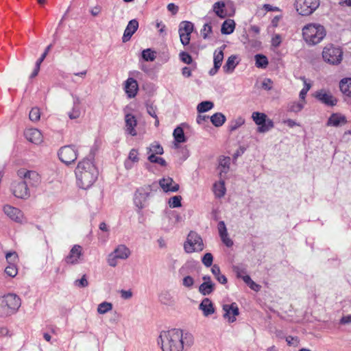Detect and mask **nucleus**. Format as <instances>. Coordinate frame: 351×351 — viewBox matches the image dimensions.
<instances>
[{
  "label": "nucleus",
  "instance_id": "obj_23",
  "mask_svg": "<svg viewBox=\"0 0 351 351\" xmlns=\"http://www.w3.org/2000/svg\"><path fill=\"white\" fill-rule=\"evenodd\" d=\"M231 159L230 157H221L219 159V165L217 169L220 178L224 179L226 175L229 171Z\"/></svg>",
  "mask_w": 351,
  "mask_h": 351
},
{
  "label": "nucleus",
  "instance_id": "obj_21",
  "mask_svg": "<svg viewBox=\"0 0 351 351\" xmlns=\"http://www.w3.org/2000/svg\"><path fill=\"white\" fill-rule=\"evenodd\" d=\"M125 130L130 135L134 136L137 134L136 131V126L137 121L134 115L128 113L125 116Z\"/></svg>",
  "mask_w": 351,
  "mask_h": 351
},
{
  "label": "nucleus",
  "instance_id": "obj_33",
  "mask_svg": "<svg viewBox=\"0 0 351 351\" xmlns=\"http://www.w3.org/2000/svg\"><path fill=\"white\" fill-rule=\"evenodd\" d=\"M225 46L216 49L214 52L213 62L216 68H220L223 60V49Z\"/></svg>",
  "mask_w": 351,
  "mask_h": 351
},
{
  "label": "nucleus",
  "instance_id": "obj_37",
  "mask_svg": "<svg viewBox=\"0 0 351 351\" xmlns=\"http://www.w3.org/2000/svg\"><path fill=\"white\" fill-rule=\"evenodd\" d=\"M211 271L219 282L223 285L227 282L226 277L221 274V271L218 265H214L211 268Z\"/></svg>",
  "mask_w": 351,
  "mask_h": 351
},
{
  "label": "nucleus",
  "instance_id": "obj_29",
  "mask_svg": "<svg viewBox=\"0 0 351 351\" xmlns=\"http://www.w3.org/2000/svg\"><path fill=\"white\" fill-rule=\"evenodd\" d=\"M235 22L232 19H226L222 23L221 32L222 34H230L235 29Z\"/></svg>",
  "mask_w": 351,
  "mask_h": 351
},
{
  "label": "nucleus",
  "instance_id": "obj_24",
  "mask_svg": "<svg viewBox=\"0 0 351 351\" xmlns=\"http://www.w3.org/2000/svg\"><path fill=\"white\" fill-rule=\"evenodd\" d=\"M315 96L319 101L330 106L336 105L337 101V100L330 93H326L324 90L317 92Z\"/></svg>",
  "mask_w": 351,
  "mask_h": 351
},
{
  "label": "nucleus",
  "instance_id": "obj_30",
  "mask_svg": "<svg viewBox=\"0 0 351 351\" xmlns=\"http://www.w3.org/2000/svg\"><path fill=\"white\" fill-rule=\"evenodd\" d=\"M237 57L235 56H230L224 66H223V71L226 73H232L235 67L237 66L238 62H236Z\"/></svg>",
  "mask_w": 351,
  "mask_h": 351
},
{
  "label": "nucleus",
  "instance_id": "obj_22",
  "mask_svg": "<svg viewBox=\"0 0 351 351\" xmlns=\"http://www.w3.org/2000/svg\"><path fill=\"white\" fill-rule=\"evenodd\" d=\"M199 308L202 311L204 316L208 317L215 312V308L212 301L208 298H204L199 305Z\"/></svg>",
  "mask_w": 351,
  "mask_h": 351
},
{
  "label": "nucleus",
  "instance_id": "obj_63",
  "mask_svg": "<svg viewBox=\"0 0 351 351\" xmlns=\"http://www.w3.org/2000/svg\"><path fill=\"white\" fill-rule=\"evenodd\" d=\"M120 293H121V298H123V299H125V300L130 299L132 296V293L130 290H128V291L121 290Z\"/></svg>",
  "mask_w": 351,
  "mask_h": 351
},
{
  "label": "nucleus",
  "instance_id": "obj_4",
  "mask_svg": "<svg viewBox=\"0 0 351 351\" xmlns=\"http://www.w3.org/2000/svg\"><path fill=\"white\" fill-rule=\"evenodd\" d=\"M130 255V250L125 245L120 244L108 254L107 263L110 267H115L118 265V260H126Z\"/></svg>",
  "mask_w": 351,
  "mask_h": 351
},
{
  "label": "nucleus",
  "instance_id": "obj_9",
  "mask_svg": "<svg viewBox=\"0 0 351 351\" xmlns=\"http://www.w3.org/2000/svg\"><path fill=\"white\" fill-rule=\"evenodd\" d=\"M84 259L83 247L77 244L72 246L69 254L64 258L67 265H75L81 263Z\"/></svg>",
  "mask_w": 351,
  "mask_h": 351
},
{
  "label": "nucleus",
  "instance_id": "obj_40",
  "mask_svg": "<svg viewBox=\"0 0 351 351\" xmlns=\"http://www.w3.org/2000/svg\"><path fill=\"white\" fill-rule=\"evenodd\" d=\"M112 304L108 302H103L97 306V313L101 315L106 314L112 309Z\"/></svg>",
  "mask_w": 351,
  "mask_h": 351
},
{
  "label": "nucleus",
  "instance_id": "obj_16",
  "mask_svg": "<svg viewBox=\"0 0 351 351\" xmlns=\"http://www.w3.org/2000/svg\"><path fill=\"white\" fill-rule=\"evenodd\" d=\"M223 310L224 311L223 317L230 323L234 322L236 320V317L239 314L238 306L234 302L231 304H224Z\"/></svg>",
  "mask_w": 351,
  "mask_h": 351
},
{
  "label": "nucleus",
  "instance_id": "obj_14",
  "mask_svg": "<svg viewBox=\"0 0 351 351\" xmlns=\"http://www.w3.org/2000/svg\"><path fill=\"white\" fill-rule=\"evenodd\" d=\"M18 175L24 179V182L27 185L36 186L40 181L39 174L35 171H27L25 169H21L18 171Z\"/></svg>",
  "mask_w": 351,
  "mask_h": 351
},
{
  "label": "nucleus",
  "instance_id": "obj_41",
  "mask_svg": "<svg viewBox=\"0 0 351 351\" xmlns=\"http://www.w3.org/2000/svg\"><path fill=\"white\" fill-rule=\"evenodd\" d=\"M245 123V119L241 117H237L230 121L229 124V130L232 132L237 130Z\"/></svg>",
  "mask_w": 351,
  "mask_h": 351
},
{
  "label": "nucleus",
  "instance_id": "obj_59",
  "mask_svg": "<svg viewBox=\"0 0 351 351\" xmlns=\"http://www.w3.org/2000/svg\"><path fill=\"white\" fill-rule=\"evenodd\" d=\"M75 284L76 285H77L78 287H86L88 286V280L86 278V276L84 275L81 279L80 280H77L75 281Z\"/></svg>",
  "mask_w": 351,
  "mask_h": 351
},
{
  "label": "nucleus",
  "instance_id": "obj_53",
  "mask_svg": "<svg viewBox=\"0 0 351 351\" xmlns=\"http://www.w3.org/2000/svg\"><path fill=\"white\" fill-rule=\"evenodd\" d=\"M212 33V27L210 25L206 23L204 25L201 30L202 37L206 39L208 38L209 35Z\"/></svg>",
  "mask_w": 351,
  "mask_h": 351
},
{
  "label": "nucleus",
  "instance_id": "obj_50",
  "mask_svg": "<svg viewBox=\"0 0 351 351\" xmlns=\"http://www.w3.org/2000/svg\"><path fill=\"white\" fill-rule=\"evenodd\" d=\"M5 258L9 265L14 264L18 261V254L16 252H9L6 253Z\"/></svg>",
  "mask_w": 351,
  "mask_h": 351
},
{
  "label": "nucleus",
  "instance_id": "obj_34",
  "mask_svg": "<svg viewBox=\"0 0 351 351\" xmlns=\"http://www.w3.org/2000/svg\"><path fill=\"white\" fill-rule=\"evenodd\" d=\"M346 122L345 117L334 114L329 118L328 123L330 125L339 126L344 124Z\"/></svg>",
  "mask_w": 351,
  "mask_h": 351
},
{
  "label": "nucleus",
  "instance_id": "obj_54",
  "mask_svg": "<svg viewBox=\"0 0 351 351\" xmlns=\"http://www.w3.org/2000/svg\"><path fill=\"white\" fill-rule=\"evenodd\" d=\"M182 285L184 287L190 289L194 285V279L190 276H185L182 280Z\"/></svg>",
  "mask_w": 351,
  "mask_h": 351
},
{
  "label": "nucleus",
  "instance_id": "obj_11",
  "mask_svg": "<svg viewBox=\"0 0 351 351\" xmlns=\"http://www.w3.org/2000/svg\"><path fill=\"white\" fill-rule=\"evenodd\" d=\"M3 213L12 221L23 223L25 222V217L23 213L18 208L12 206L10 204H5L3 206Z\"/></svg>",
  "mask_w": 351,
  "mask_h": 351
},
{
  "label": "nucleus",
  "instance_id": "obj_19",
  "mask_svg": "<svg viewBox=\"0 0 351 351\" xmlns=\"http://www.w3.org/2000/svg\"><path fill=\"white\" fill-rule=\"evenodd\" d=\"M159 185L166 193L176 192L179 190V184L170 177L164 178L160 180Z\"/></svg>",
  "mask_w": 351,
  "mask_h": 351
},
{
  "label": "nucleus",
  "instance_id": "obj_38",
  "mask_svg": "<svg viewBox=\"0 0 351 351\" xmlns=\"http://www.w3.org/2000/svg\"><path fill=\"white\" fill-rule=\"evenodd\" d=\"M160 300L165 305H173L175 303L173 296L169 291L162 292L160 295Z\"/></svg>",
  "mask_w": 351,
  "mask_h": 351
},
{
  "label": "nucleus",
  "instance_id": "obj_5",
  "mask_svg": "<svg viewBox=\"0 0 351 351\" xmlns=\"http://www.w3.org/2000/svg\"><path fill=\"white\" fill-rule=\"evenodd\" d=\"M204 248L202 237L195 232H190L184 244V249L186 253L201 252Z\"/></svg>",
  "mask_w": 351,
  "mask_h": 351
},
{
  "label": "nucleus",
  "instance_id": "obj_45",
  "mask_svg": "<svg viewBox=\"0 0 351 351\" xmlns=\"http://www.w3.org/2000/svg\"><path fill=\"white\" fill-rule=\"evenodd\" d=\"M29 119L32 121L37 122L40 118V110L38 108H32L29 114Z\"/></svg>",
  "mask_w": 351,
  "mask_h": 351
},
{
  "label": "nucleus",
  "instance_id": "obj_8",
  "mask_svg": "<svg viewBox=\"0 0 351 351\" xmlns=\"http://www.w3.org/2000/svg\"><path fill=\"white\" fill-rule=\"evenodd\" d=\"M326 35L324 26L319 24H308V44L316 45L319 43Z\"/></svg>",
  "mask_w": 351,
  "mask_h": 351
},
{
  "label": "nucleus",
  "instance_id": "obj_1",
  "mask_svg": "<svg viewBox=\"0 0 351 351\" xmlns=\"http://www.w3.org/2000/svg\"><path fill=\"white\" fill-rule=\"evenodd\" d=\"M158 343L162 351H184L193 345L194 337L187 331L173 328L162 331Z\"/></svg>",
  "mask_w": 351,
  "mask_h": 351
},
{
  "label": "nucleus",
  "instance_id": "obj_18",
  "mask_svg": "<svg viewBox=\"0 0 351 351\" xmlns=\"http://www.w3.org/2000/svg\"><path fill=\"white\" fill-rule=\"evenodd\" d=\"M26 139L36 145L40 144L43 141V134L40 130L36 128H29L25 131Z\"/></svg>",
  "mask_w": 351,
  "mask_h": 351
},
{
  "label": "nucleus",
  "instance_id": "obj_36",
  "mask_svg": "<svg viewBox=\"0 0 351 351\" xmlns=\"http://www.w3.org/2000/svg\"><path fill=\"white\" fill-rule=\"evenodd\" d=\"M215 286V283L213 282H202L199 287V291L203 295H209L214 291Z\"/></svg>",
  "mask_w": 351,
  "mask_h": 351
},
{
  "label": "nucleus",
  "instance_id": "obj_20",
  "mask_svg": "<svg viewBox=\"0 0 351 351\" xmlns=\"http://www.w3.org/2000/svg\"><path fill=\"white\" fill-rule=\"evenodd\" d=\"M138 27V23L136 19L129 21L122 37V41L126 43L130 40L132 35L136 32Z\"/></svg>",
  "mask_w": 351,
  "mask_h": 351
},
{
  "label": "nucleus",
  "instance_id": "obj_39",
  "mask_svg": "<svg viewBox=\"0 0 351 351\" xmlns=\"http://www.w3.org/2000/svg\"><path fill=\"white\" fill-rule=\"evenodd\" d=\"M70 119H77L81 116V108L78 102H74L71 110L68 112Z\"/></svg>",
  "mask_w": 351,
  "mask_h": 351
},
{
  "label": "nucleus",
  "instance_id": "obj_2",
  "mask_svg": "<svg viewBox=\"0 0 351 351\" xmlns=\"http://www.w3.org/2000/svg\"><path fill=\"white\" fill-rule=\"evenodd\" d=\"M75 174L78 186L88 189L97 180L98 171L91 160L84 158L78 162Z\"/></svg>",
  "mask_w": 351,
  "mask_h": 351
},
{
  "label": "nucleus",
  "instance_id": "obj_46",
  "mask_svg": "<svg viewBox=\"0 0 351 351\" xmlns=\"http://www.w3.org/2000/svg\"><path fill=\"white\" fill-rule=\"evenodd\" d=\"M155 51L150 49L142 51V57L145 61H154L156 58Z\"/></svg>",
  "mask_w": 351,
  "mask_h": 351
},
{
  "label": "nucleus",
  "instance_id": "obj_48",
  "mask_svg": "<svg viewBox=\"0 0 351 351\" xmlns=\"http://www.w3.org/2000/svg\"><path fill=\"white\" fill-rule=\"evenodd\" d=\"M182 197L176 195L171 197L169 200V205L171 208H178L182 206L181 204Z\"/></svg>",
  "mask_w": 351,
  "mask_h": 351
},
{
  "label": "nucleus",
  "instance_id": "obj_27",
  "mask_svg": "<svg viewBox=\"0 0 351 351\" xmlns=\"http://www.w3.org/2000/svg\"><path fill=\"white\" fill-rule=\"evenodd\" d=\"M339 88L342 93L351 98V78H344L339 82Z\"/></svg>",
  "mask_w": 351,
  "mask_h": 351
},
{
  "label": "nucleus",
  "instance_id": "obj_10",
  "mask_svg": "<svg viewBox=\"0 0 351 351\" xmlns=\"http://www.w3.org/2000/svg\"><path fill=\"white\" fill-rule=\"evenodd\" d=\"M58 156L62 162L66 165L71 164L77 158V149L74 146H64L60 149Z\"/></svg>",
  "mask_w": 351,
  "mask_h": 351
},
{
  "label": "nucleus",
  "instance_id": "obj_43",
  "mask_svg": "<svg viewBox=\"0 0 351 351\" xmlns=\"http://www.w3.org/2000/svg\"><path fill=\"white\" fill-rule=\"evenodd\" d=\"M256 66L258 68H265L268 64V60L265 56L256 54L255 56Z\"/></svg>",
  "mask_w": 351,
  "mask_h": 351
},
{
  "label": "nucleus",
  "instance_id": "obj_25",
  "mask_svg": "<svg viewBox=\"0 0 351 351\" xmlns=\"http://www.w3.org/2000/svg\"><path fill=\"white\" fill-rule=\"evenodd\" d=\"M138 152L136 149H132L129 153L128 160L125 162V167L130 169L132 167L131 162L136 163L139 161Z\"/></svg>",
  "mask_w": 351,
  "mask_h": 351
},
{
  "label": "nucleus",
  "instance_id": "obj_3",
  "mask_svg": "<svg viewBox=\"0 0 351 351\" xmlns=\"http://www.w3.org/2000/svg\"><path fill=\"white\" fill-rule=\"evenodd\" d=\"M21 306V299L10 293L0 298V315L7 316L15 312Z\"/></svg>",
  "mask_w": 351,
  "mask_h": 351
},
{
  "label": "nucleus",
  "instance_id": "obj_44",
  "mask_svg": "<svg viewBox=\"0 0 351 351\" xmlns=\"http://www.w3.org/2000/svg\"><path fill=\"white\" fill-rule=\"evenodd\" d=\"M213 103L209 101H205L197 105V110L198 112H205L213 108Z\"/></svg>",
  "mask_w": 351,
  "mask_h": 351
},
{
  "label": "nucleus",
  "instance_id": "obj_58",
  "mask_svg": "<svg viewBox=\"0 0 351 351\" xmlns=\"http://www.w3.org/2000/svg\"><path fill=\"white\" fill-rule=\"evenodd\" d=\"M52 47V45H49L47 47V48L45 50V52L42 54L41 57L36 61V64L40 65L43 61L46 58L47 55L48 54L49 51Z\"/></svg>",
  "mask_w": 351,
  "mask_h": 351
},
{
  "label": "nucleus",
  "instance_id": "obj_61",
  "mask_svg": "<svg viewBox=\"0 0 351 351\" xmlns=\"http://www.w3.org/2000/svg\"><path fill=\"white\" fill-rule=\"evenodd\" d=\"M221 241L227 247H231L233 245L232 241L229 238L228 234L220 236Z\"/></svg>",
  "mask_w": 351,
  "mask_h": 351
},
{
  "label": "nucleus",
  "instance_id": "obj_15",
  "mask_svg": "<svg viewBox=\"0 0 351 351\" xmlns=\"http://www.w3.org/2000/svg\"><path fill=\"white\" fill-rule=\"evenodd\" d=\"M13 195L17 198L27 199L29 196V189L26 182L14 183L12 186Z\"/></svg>",
  "mask_w": 351,
  "mask_h": 351
},
{
  "label": "nucleus",
  "instance_id": "obj_31",
  "mask_svg": "<svg viewBox=\"0 0 351 351\" xmlns=\"http://www.w3.org/2000/svg\"><path fill=\"white\" fill-rule=\"evenodd\" d=\"M164 152L162 147L157 142H154L147 148V154L162 155Z\"/></svg>",
  "mask_w": 351,
  "mask_h": 351
},
{
  "label": "nucleus",
  "instance_id": "obj_13",
  "mask_svg": "<svg viewBox=\"0 0 351 351\" xmlns=\"http://www.w3.org/2000/svg\"><path fill=\"white\" fill-rule=\"evenodd\" d=\"M252 118L258 127L259 132H265L273 128L274 125L271 120H266L267 115L262 112H254L252 113Z\"/></svg>",
  "mask_w": 351,
  "mask_h": 351
},
{
  "label": "nucleus",
  "instance_id": "obj_56",
  "mask_svg": "<svg viewBox=\"0 0 351 351\" xmlns=\"http://www.w3.org/2000/svg\"><path fill=\"white\" fill-rule=\"evenodd\" d=\"M180 60L186 63V64H191L192 62V58L191 56L186 52H181L180 53Z\"/></svg>",
  "mask_w": 351,
  "mask_h": 351
},
{
  "label": "nucleus",
  "instance_id": "obj_12",
  "mask_svg": "<svg viewBox=\"0 0 351 351\" xmlns=\"http://www.w3.org/2000/svg\"><path fill=\"white\" fill-rule=\"evenodd\" d=\"M193 29L194 26L191 22L182 21L180 23L178 32L180 42L184 46L189 44Z\"/></svg>",
  "mask_w": 351,
  "mask_h": 351
},
{
  "label": "nucleus",
  "instance_id": "obj_6",
  "mask_svg": "<svg viewBox=\"0 0 351 351\" xmlns=\"http://www.w3.org/2000/svg\"><path fill=\"white\" fill-rule=\"evenodd\" d=\"M343 51L339 47L332 45L326 46L322 51V57L324 61L330 64L337 65L342 60Z\"/></svg>",
  "mask_w": 351,
  "mask_h": 351
},
{
  "label": "nucleus",
  "instance_id": "obj_57",
  "mask_svg": "<svg viewBox=\"0 0 351 351\" xmlns=\"http://www.w3.org/2000/svg\"><path fill=\"white\" fill-rule=\"evenodd\" d=\"M218 230L219 236L228 234L226 224L223 221H221L218 223Z\"/></svg>",
  "mask_w": 351,
  "mask_h": 351
},
{
  "label": "nucleus",
  "instance_id": "obj_55",
  "mask_svg": "<svg viewBox=\"0 0 351 351\" xmlns=\"http://www.w3.org/2000/svg\"><path fill=\"white\" fill-rule=\"evenodd\" d=\"M308 9H310V12H308V15L312 14L319 5V0H308Z\"/></svg>",
  "mask_w": 351,
  "mask_h": 351
},
{
  "label": "nucleus",
  "instance_id": "obj_62",
  "mask_svg": "<svg viewBox=\"0 0 351 351\" xmlns=\"http://www.w3.org/2000/svg\"><path fill=\"white\" fill-rule=\"evenodd\" d=\"M147 113L154 118H156V108L152 105L147 106Z\"/></svg>",
  "mask_w": 351,
  "mask_h": 351
},
{
  "label": "nucleus",
  "instance_id": "obj_28",
  "mask_svg": "<svg viewBox=\"0 0 351 351\" xmlns=\"http://www.w3.org/2000/svg\"><path fill=\"white\" fill-rule=\"evenodd\" d=\"M226 187L224 179L220 178L218 182H216L213 185V192L217 197H221L226 194Z\"/></svg>",
  "mask_w": 351,
  "mask_h": 351
},
{
  "label": "nucleus",
  "instance_id": "obj_52",
  "mask_svg": "<svg viewBox=\"0 0 351 351\" xmlns=\"http://www.w3.org/2000/svg\"><path fill=\"white\" fill-rule=\"evenodd\" d=\"M285 340L289 346L298 347L300 343V340L297 337L287 336Z\"/></svg>",
  "mask_w": 351,
  "mask_h": 351
},
{
  "label": "nucleus",
  "instance_id": "obj_17",
  "mask_svg": "<svg viewBox=\"0 0 351 351\" xmlns=\"http://www.w3.org/2000/svg\"><path fill=\"white\" fill-rule=\"evenodd\" d=\"M124 90L128 98L135 97L138 90L137 81L132 77H128L124 83Z\"/></svg>",
  "mask_w": 351,
  "mask_h": 351
},
{
  "label": "nucleus",
  "instance_id": "obj_64",
  "mask_svg": "<svg viewBox=\"0 0 351 351\" xmlns=\"http://www.w3.org/2000/svg\"><path fill=\"white\" fill-rule=\"evenodd\" d=\"M340 323L341 324H350L351 323V315H348L342 317V318L340 320Z\"/></svg>",
  "mask_w": 351,
  "mask_h": 351
},
{
  "label": "nucleus",
  "instance_id": "obj_35",
  "mask_svg": "<svg viewBox=\"0 0 351 351\" xmlns=\"http://www.w3.org/2000/svg\"><path fill=\"white\" fill-rule=\"evenodd\" d=\"M226 120V117L221 112H217L210 117V121L215 127L221 126Z\"/></svg>",
  "mask_w": 351,
  "mask_h": 351
},
{
  "label": "nucleus",
  "instance_id": "obj_26",
  "mask_svg": "<svg viewBox=\"0 0 351 351\" xmlns=\"http://www.w3.org/2000/svg\"><path fill=\"white\" fill-rule=\"evenodd\" d=\"M226 4L223 1H217L213 4V10L215 14L221 18L224 19L227 16V12L225 10Z\"/></svg>",
  "mask_w": 351,
  "mask_h": 351
},
{
  "label": "nucleus",
  "instance_id": "obj_47",
  "mask_svg": "<svg viewBox=\"0 0 351 351\" xmlns=\"http://www.w3.org/2000/svg\"><path fill=\"white\" fill-rule=\"evenodd\" d=\"M147 159L150 162L157 163L162 167H165L167 165V162L164 158L154 154L149 155L147 157Z\"/></svg>",
  "mask_w": 351,
  "mask_h": 351
},
{
  "label": "nucleus",
  "instance_id": "obj_42",
  "mask_svg": "<svg viewBox=\"0 0 351 351\" xmlns=\"http://www.w3.org/2000/svg\"><path fill=\"white\" fill-rule=\"evenodd\" d=\"M173 137L177 143H184L186 141L184 131L182 128L177 127L173 131Z\"/></svg>",
  "mask_w": 351,
  "mask_h": 351
},
{
  "label": "nucleus",
  "instance_id": "obj_51",
  "mask_svg": "<svg viewBox=\"0 0 351 351\" xmlns=\"http://www.w3.org/2000/svg\"><path fill=\"white\" fill-rule=\"evenodd\" d=\"M202 261L206 267H210L213 261V256L212 254L209 252L206 253L202 257Z\"/></svg>",
  "mask_w": 351,
  "mask_h": 351
},
{
  "label": "nucleus",
  "instance_id": "obj_7",
  "mask_svg": "<svg viewBox=\"0 0 351 351\" xmlns=\"http://www.w3.org/2000/svg\"><path fill=\"white\" fill-rule=\"evenodd\" d=\"M151 193L152 188L149 185H145L136 189L134 194L133 202L138 209V212H140L146 206Z\"/></svg>",
  "mask_w": 351,
  "mask_h": 351
},
{
  "label": "nucleus",
  "instance_id": "obj_60",
  "mask_svg": "<svg viewBox=\"0 0 351 351\" xmlns=\"http://www.w3.org/2000/svg\"><path fill=\"white\" fill-rule=\"evenodd\" d=\"M101 7L100 5H97L90 9V12L93 16H97L101 14Z\"/></svg>",
  "mask_w": 351,
  "mask_h": 351
},
{
  "label": "nucleus",
  "instance_id": "obj_49",
  "mask_svg": "<svg viewBox=\"0 0 351 351\" xmlns=\"http://www.w3.org/2000/svg\"><path fill=\"white\" fill-rule=\"evenodd\" d=\"M5 272L8 276L10 277H14L16 276L18 270L14 264H8V265L5 269Z\"/></svg>",
  "mask_w": 351,
  "mask_h": 351
},
{
  "label": "nucleus",
  "instance_id": "obj_32",
  "mask_svg": "<svg viewBox=\"0 0 351 351\" xmlns=\"http://www.w3.org/2000/svg\"><path fill=\"white\" fill-rule=\"evenodd\" d=\"M294 6L300 15L306 16L307 14V0H295Z\"/></svg>",
  "mask_w": 351,
  "mask_h": 351
}]
</instances>
